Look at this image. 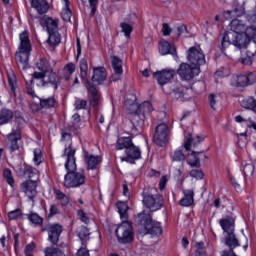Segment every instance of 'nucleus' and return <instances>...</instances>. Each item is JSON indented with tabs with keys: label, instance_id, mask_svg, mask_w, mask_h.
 <instances>
[{
	"label": "nucleus",
	"instance_id": "1",
	"mask_svg": "<svg viewBox=\"0 0 256 256\" xmlns=\"http://www.w3.org/2000/svg\"><path fill=\"white\" fill-rule=\"evenodd\" d=\"M61 141L65 142V149L62 157H66L65 169L67 174L64 177V187L66 189H75L85 185L87 177L83 172L77 171V160L75 159V149L72 146L71 134L62 132Z\"/></svg>",
	"mask_w": 256,
	"mask_h": 256
},
{
	"label": "nucleus",
	"instance_id": "2",
	"mask_svg": "<svg viewBox=\"0 0 256 256\" xmlns=\"http://www.w3.org/2000/svg\"><path fill=\"white\" fill-rule=\"evenodd\" d=\"M137 224L140 235H152V237L163 235V226L160 222H153L149 213L141 212L138 214Z\"/></svg>",
	"mask_w": 256,
	"mask_h": 256
},
{
	"label": "nucleus",
	"instance_id": "3",
	"mask_svg": "<svg viewBox=\"0 0 256 256\" xmlns=\"http://www.w3.org/2000/svg\"><path fill=\"white\" fill-rule=\"evenodd\" d=\"M37 68L40 72H34L33 77L38 81V85L45 87V85H52L54 89H57V83H59V77L57 73L49 69V64L45 60H40L37 63Z\"/></svg>",
	"mask_w": 256,
	"mask_h": 256
},
{
	"label": "nucleus",
	"instance_id": "4",
	"mask_svg": "<svg viewBox=\"0 0 256 256\" xmlns=\"http://www.w3.org/2000/svg\"><path fill=\"white\" fill-rule=\"evenodd\" d=\"M20 45L16 52V61L20 69H27L29 67V57L31 55V40L29 39V33L27 31L22 32L19 35Z\"/></svg>",
	"mask_w": 256,
	"mask_h": 256
},
{
	"label": "nucleus",
	"instance_id": "5",
	"mask_svg": "<svg viewBox=\"0 0 256 256\" xmlns=\"http://www.w3.org/2000/svg\"><path fill=\"white\" fill-rule=\"evenodd\" d=\"M118 243L127 245L133 241V224L131 222L123 221L115 230Z\"/></svg>",
	"mask_w": 256,
	"mask_h": 256
},
{
	"label": "nucleus",
	"instance_id": "6",
	"mask_svg": "<svg viewBox=\"0 0 256 256\" xmlns=\"http://www.w3.org/2000/svg\"><path fill=\"white\" fill-rule=\"evenodd\" d=\"M127 105H130L132 109H137L136 112L131 116V121L133 125H135L137 122H139V119H141L139 113H143V115H145V113H151L153 111V105H151V102H144L137 106V104H135L133 100L131 102L129 100H126L125 106L127 107Z\"/></svg>",
	"mask_w": 256,
	"mask_h": 256
},
{
	"label": "nucleus",
	"instance_id": "7",
	"mask_svg": "<svg viewBox=\"0 0 256 256\" xmlns=\"http://www.w3.org/2000/svg\"><path fill=\"white\" fill-rule=\"evenodd\" d=\"M187 59L194 67H201V65H205V54L200 47L189 48L187 51Z\"/></svg>",
	"mask_w": 256,
	"mask_h": 256
},
{
	"label": "nucleus",
	"instance_id": "8",
	"mask_svg": "<svg viewBox=\"0 0 256 256\" xmlns=\"http://www.w3.org/2000/svg\"><path fill=\"white\" fill-rule=\"evenodd\" d=\"M177 73L181 79H184L185 81H191V79L197 77V75L201 73V70L197 66H191L187 63H182L180 64Z\"/></svg>",
	"mask_w": 256,
	"mask_h": 256
},
{
	"label": "nucleus",
	"instance_id": "9",
	"mask_svg": "<svg viewBox=\"0 0 256 256\" xmlns=\"http://www.w3.org/2000/svg\"><path fill=\"white\" fill-rule=\"evenodd\" d=\"M154 142L159 147H163L169 143V126L167 124L162 123L156 127Z\"/></svg>",
	"mask_w": 256,
	"mask_h": 256
},
{
	"label": "nucleus",
	"instance_id": "10",
	"mask_svg": "<svg viewBox=\"0 0 256 256\" xmlns=\"http://www.w3.org/2000/svg\"><path fill=\"white\" fill-rule=\"evenodd\" d=\"M143 204L150 211H159L163 207V196L160 194H147L143 197Z\"/></svg>",
	"mask_w": 256,
	"mask_h": 256
},
{
	"label": "nucleus",
	"instance_id": "11",
	"mask_svg": "<svg viewBox=\"0 0 256 256\" xmlns=\"http://www.w3.org/2000/svg\"><path fill=\"white\" fill-rule=\"evenodd\" d=\"M175 73V69L166 68L155 72L153 75L154 78L157 80L158 85H160V87H163V85H167L170 81H173Z\"/></svg>",
	"mask_w": 256,
	"mask_h": 256
},
{
	"label": "nucleus",
	"instance_id": "12",
	"mask_svg": "<svg viewBox=\"0 0 256 256\" xmlns=\"http://www.w3.org/2000/svg\"><path fill=\"white\" fill-rule=\"evenodd\" d=\"M20 189L29 201H35V197H37V181L26 180L20 185Z\"/></svg>",
	"mask_w": 256,
	"mask_h": 256
},
{
	"label": "nucleus",
	"instance_id": "13",
	"mask_svg": "<svg viewBox=\"0 0 256 256\" xmlns=\"http://www.w3.org/2000/svg\"><path fill=\"white\" fill-rule=\"evenodd\" d=\"M48 233V240L52 245H57L59 243V237L63 233V227L59 224H48L45 228Z\"/></svg>",
	"mask_w": 256,
	"mask_h": 256
},
{
	"label": "nucleus",
	"instance_id": "14",
	"mask_svg": "<svg viewBox=\"0 0 256 256\" xmlns=\"http://www.w3.org/2000/svg\"><path fill=\"white\" fill-rule=\"evenodd\" d=\"M91 81L93 85H103L107 81V70L105 67H93Z\"/></svg>",
	"mask_w": 256,
	"mask_h": 256
},
{
	"label": "nucleus",
	"instance_id": "15",
	"mask_svg": "<svg viewBox=\"0 0 256 256\" xmlns=\"http://www.w3.org/2000/svg\"><path fill=\"white\" fill-rule=\"evenodd\" d=\"M19 141H21V130H12V132L7 135L6 143L10 153L18 151Z\"/></svg>",
	"mask_w": 256,
	"mask_h": 256
},
{
	"label": "nucleus",
	"instance_id": "16",
	"mask_svg": "<svg viewBox=\"0 0 256 256\" xmlns=\"http://www.w3.org/2000/svg\"><path fill=\"white\" fill-rule=\"evenodd\" d=\"M121 161H126V163H135L137 159H141V149L134 144L126 149V157H120Z\"/></svg>",
	"mask_w": 256,
	"mask_h": 256
},
{
	"label": "nucleus",
	"instance_id": "17",
	"mask_svg": "<svg viewBox=\"0 0 256 256\" xmlns=\"http://www.w3.org/2000/svg\"><path fill=\"white\" fill-rule=\"evenodd\" d=\"M251 41L245 33H233L232 34V45L237 49H247Z\"/></svg>",
	"mask_w": 256,
	"mask_h": 256
},
{
	"label": "nucleus",
	"instance_id": "18",
	"mask_svg": "<svg viewBox=\"0 0 256 256\" xmlns=\"http://www.w3.org/2000/svg\"><path fill=\"white\" fill-rule=\"evenodd\" d=\"M182 193L184 196L179 201V205H181V207H191V205L195 203V191H193V189H183Z\"/></svg>",
	"mask_w": 256,
	"mask_h": 256
},
{
	"label": "nucleus",
	"instance_id": "19",
	"mask_svg": "<svg viewBox=\"0 0 256 256\" xmlns=\"http://www.w3.org/2000/svg\"><path fill=\"white\" fill-rule=\"evenodd\" d=\"M32 9L37 11L38 15H45L49 11V2L47 0H29Z\"/></svg>",
	"mask_w": 256,
	"mask_h": 256
},
{
	"label": "nucleus",
	"instance_id": "20",
	"mask_svg": "<svg viewBox=\"0 0 256 256\" xmlns=\"http://www.w3.org/2000/svg\"><path fill=\"white\" fill-rule=\"evenodd\" d=\"M86 87H87L89 95H90L91 107H97V105H99V101H101V96L99 95L97 88L95 86L91 85V83L86 84Z\"/></svg>",
	"mask_w": 256,
	"mask_h": 256
},
{
	"label": "nucleus",
	"instance_id": "21",
	"mask_svg": "<svg viewBox=\"0 0 256 256\" xmlns=\"http://www.w3.org/2000/svg\"><path fill=\"white\" fill-rule=\"evenodd\" d=\"M159 53L161 55H177V50L175 49V46L171 45L169 42L162 40L159 43Z\"/></svg>",
	"mask_w": 256,
	"mask_h": 256
},
{
	"label": "nucleus",
	"instance_id": "22",
	"mask_svg": "<svg viewBox=\"0 0 256 256\" xmlns=\"http://www.w3.org/2000/svg\"><path fill=\"white\" fill-rule=\"evenodd\" d=\"M84 161L87 165V169H95L99 163H101V158L93 156L88 152H84Z\"/></svg>",
	"mask_w": 256,
	"mask_h": 256
},
{
	"label": "nucleus",
	"instance_id": "23",
	"mask_svg": "<svg viewBox=\"0 0 256 256\" xmlns=\"http://www.w3.org/2000/svg\"><path fill=\"white\" fill-rule=\"evenodd\" d=\"M42 25L46 28L48 33H55L59 27V20L53 18H45L42 21Z\"/></svg>",
	"mask_w": 256,
	"mask_h": 256
},
{
	"label": "nucleus",
	"instance_id": "24",
	"mask_svg": "<svg viewBox=\"0 0 256 256\" xmlns=\"http://www.w3.org/2000/svg\"><path fill=\"white\" fill-rule=\"evenodd\" d=\"M62 5L63 7L61 12V18L63 19V21L69 23V21H71V17L73 16V12L71 11V8H69L71 3L69 2V0H62Z\"/></svg>",
	"mask_w": 256,
	"mask_h": 256
},
{
	"label": "nucleus",
	"instance_id": "25",
	"mask_svg": "<svg viewBox=\"0 0 256 256\" xmlns=\"http://www.w3.org/2000/svg\"><path fill=\"white\" fill-rule=\"evenodd\" d=\"M76 235L79 237L82 246L85 247V243L89 241V235H91V232H89V229L85 226H80L76 230Z\"/></svg>",
	"mask_w": 256,
	"mask_h": 256
},
{
	"label": "nucleus",
	"instance_id": "26",
	"mask_svg": "<svg viewBox=\"0 0 256 256\" xmlns=\"http://www.w3.org/2000/svg\"><path fill=\"white\" fill-rule=\"evenodd\" d=\"M220 226L227 235L235 231V221L233 219L226 218L220 220Z\"/></svg>",
	"mask_w": 256,
	"mask_h": 256
},
{
	"label": "nucleus",
	"instance_id": "27",
	"mask_svg": "<svg viewBox=\"0 0 256 256\" xmlns=\"http://www.w3.org/2000/svg\"><path fill=\"white\" fill-rule=\"evenodd\" d=\"M230 85L232 87H245L247 86V76L246 75H234L230 80Z\"/></svg>",
	"mask_w": 256,
	"mask_h": 256
},
{
	"label": "nucleus",
	"instance_id": "28",
	"mask_svg": "<svg viewBox=\"0 0 256 256\" xmlns=\"http://www.w3.org/2000/svg\"><path fill=\"white\" fill-rule=\"evenodd\" d=\"M133 145V141L131 140L130 137H121L118 138L117 143H116V150L121 151L123 149H129Z\"/></svg>",
	"mask_w": 256,
	"mask_h": 256
},
{
	"label": "nucleus",
	"instance_id": "29",
	"mask_svg": "<svg viewBox=\"0 0 256 256\" xmlns=\"http://www.w3.org/2000/svg\"><path fill=\"white\" fill-rule=\"evenodd\" d=\"M241 106L244 107V109H249L250 111H253V113H256V99L253 96H248L244 98L241 101Z\"/></svg>",
	"mask_w": 256,
	"mask_h": 256
},
{
	"label": "nucleus",
	"instance_id": "30",
	"mask_svg": "<svg viewBox=\"0 0 256 256\" xmlns=\"http://www.w3.org/2000/svg\"><path fill=\"white\" fill-rule=\"evenodd\" d=\"M13 112L7 108L0 110V125H5L13 119Z\"/></svg>",
	"mask_w": 256,
	"mask_h": 256
},
{
	"label": "nucleus",
	"instance_id": "31",
	"mask_svg": "<svg viewBox=\"0 0 256 256\" xmlns=\"http://www.w3.org/2000/svg\"><path fill=\"white\" fill-rule=\"evenodd\" d=\"M230 29L233 31L232 33H245L244 31L247 27H245V24L241 20L235 19L230 22Z\"/></svg>",
	"mask_w": 256,
	"mask_h": 256
},
{
	"label": "nucleus",
	"instance_id": "32",
	"mask_svg": "<svg viewBox=\"0 0 256 256\" xmlns=\"http://www.w3.org/2000/svg\"><path fill=\"white\" fill-rule=\"evenodd\" d=\"M88 71H89V66L87 64V60L85 59L80 60V75L85 85H88V83H90L89 80H87Z\"/></svg>",
	"mask_w": 256,
	"mask_h": 256
},
{
	"label": "nucleus",
	"instance_id": "33",
	"mask_svg": "<svg viewBox=\"0 0 256 256\" xmlns=\"http://www.w3.org/2000/svg\"><path fill=\"white\" fill-rule=\"evenodd\" d=\"M225 244L230 249H235V247H239V240L237 239V237H235L234 232H230L229 234L226 235Z\"/></svg>",
	"mask_w": 256,
	"mask_h": 256
},
{
	"label": "nucleus",
	"instance_id": "34",
	"mask_svg": "<svg viewBox=\"0 0 256 256\" xmlns=\"http://www.w3.org/2000/svg\"><path fill=\"white\" fill-rule=\"evenodd\" d=\"M116 207L118 209L120 219H122V221L127 220V211H129V206L127 205V202H118L116 204Z\"/></svg>",
	"mask_w": 256,
	"mask_h": 256
},
{
	"label": "nucleus",
	"instance_id": "35",
	"mask_svg": "<svg viewBox=\"0 0 256 256\" xmlns=\"http://www.w3.org/2000/svg\"><path fill=\"white\" fill-rule=\"evenodd\" d=\"M47 43L48 45H50V47L55 48L61 43V36L59 35V33L50 32Z\"/></svg>",
	"mask_w": 256,
	"mask_h": 256
},
{
	"label": "nucleus",
	"instance_id": "36",
	"mask_svg": "<svg viewBox=\"0 0 256 256\" xmlns=\"http://www.w3.org/2000/svg\"><path fill=\"white\" fill-rule=\"evenodd\" d=\"M191 92H192L191 89L184 88V87L178 88L173 91L177 99H181V97H183L184 101H189V97L187 95H189V93Z\"/></svg>",
	"mask_w": 256,
	"mask_h": 256
},
{
	"label": "nucleus",
	"instance_id": "37",
	"mask_svg": "<svg viewBox=\"0 0 256 256\" xmlns=\"http://www.w3.org/2000/svg\"><path fill=\"white\" fill-rule=\"evenodd\" d=\"M112 68L114 73H123V61L117 56L112 57Z\"/></svg>",
	"mask_w": 256,
	"mask_h": 256
},
{
	"label": "nucleus",
	"instance_id": "38",
	"mask_svg": "<svg viewBox=\"0 0 256 256\" xmlns=\"http://www.w3.org/2000/svg\"><path fill=\"white\" fill-rule=\"evenodd\" d=\"M194 256H209V253H207V249L205 248V243L197 242L195 244Z\"/></svg>",
	"mask_w": 256,
	"mask_h": 256
},
{
	"label": "nucleus",
	"instance_id": "39",
	"mask_svg": "<svg viewBox=\"0 0 256 256\" xmlns=\"http://www.w3.org/2000/svg\"><path fill=\"white\" fill-rule=\"evenodd\" d=\"M8 77V83L9 87L15 95V89H17V76H15V73L13 71L8 72L7 74Z\"/></svg>",
	"mask_w": 256,
	"mask_h": 256
},
{
	"label": "nucleus",
	"instance_id": "40",
	"mask_svg": "<svg viewBox=\"0 0 256 256\" xmlns=\"http://www.w3.org/2000/svg\"><path fill=\"white\" fill-rule=\"evenodd\" d=\"M45 256H65V253L61 251L59 248L55 247H47L44 249Z\"/></svg>",
	"mask_w": 256,
	"mask_h": 256
},
{
	"label": "nucleus",
	"instance_id": "41",
	"mask_svg": "<svg viewBox=\"0 0 256 256\" xmlns=\"http://www.w3.org/2000/svg\"><path fill=\"white\" fill-rule=\"evenodd\" d=\"M74 73H75V65L72 62L66 64V66L64 67L65 81H69V79H71V75H73Z\"/></svg>",
	"mask_w": 256,
	"mask_h": 256
},
{
	"label": "nucleus",
	"instance_id": "42",
	"mask_svg": "<svg viewBox=\"0 0 256 256\" xmlns=\"http://www.w3.org/2000/svg\"><path fill=\"white\" fill-rule=\"evenodd\" d=\"M39 101L41 107H43L44 109H51V107H55V103H57L54 97H49L46 99L40 98Z\"/></svg>",
	"mask_w": 256,
	"mask_h": 256
},
{
	"label": "nucleus",
	"instance_id": "43",
	"mask_svg": "<svg viewBox=\"0 0 256 256\" xmlns=\"http://www.w3.org/2000/svg\"><path fill=\"white\" fill-rule=\"evenodd\" d=\"M220 95L219 93H211L208 96V103L211 107V109H217V104L219 103V99H220Z\"/></svg>",
	"mask_w": 256,
	"mask_h": 256
},
{
	"label": "nucleus",
	"instance_id": "44",
	"mask_svg": "<svg viewBox=\"0 0 256 256\" xmlns=\"http://www.w3.org/2000/svg\"><path fill=\"white\" fill-rule=\"evenodd\" d=\"M244 34L249 39V41L252 39L254 43H256V25L246 27Z\"/></svg>",
	"mask_w": 256,
	"mask_h": 256
},
{
	"label": "nucleus",
	"instance_id": "45",
	"mask_svg": "<svg viewBox=\"0 0 256 256\" xmlns=\"http://www.w3.org/2000/svg\"><path fill=\"white\" fill-rule=\"evenodd\" d=\"M190 157L191 158L188 164H190L191 167H201V160H199V152H192Z\"/></svg>",
	"mask_w": 256,
	"mask_h": 256
},
{
	"label": "nucleus",
	"instance_id": "46",
	"mask_svg": "<svg viewBox=\"0 0 256 256\" xmlns=\"http://www.w3.org/2000/svg\"><path fill=\"white\" fill-rule=\"evenodd\" d=\"M120 27L122 29V33L125 35V38L129 39V37H131V33H133V25L123 22L120 24Z\"/></svg>",
	"mask_w": 256,
	"mask_h": 256
},
{
	"label": "nucleus",
	"instance_id": "47",
	"mask_svg": "<svg viewBox=\"0 0 256 256\" xmlns=\"http://www.w3.org/2000/svg\"><path fill=\"white\" fill-rule=\"evenodd\" d=\"M231 41L233 42V33H225L221 41L222 49L229 47V45H231Z\"/></svg>",
	"mask_w": 256,
	"mask_h": 256
},
{
	"label": "nucleus",
	"instance_id": "48",
	"mask_svg": "<svg viewBox=\"0 0 256 256\" xmlns=\"http://www.w3.org/2000/svg\"><path fill=\"white\" fill-rule=\"evenodd\" d=\"M3 177L4 179H6L8 185H10V187H13L15 180L13 179V173L9 169H4Z\"/></svg>",
	"mask_w": 256,
	"mask_h": 256
},
{
	"label": "nucleus",
	"instance_id": "49",
	"mask_svg": "<svg viewBox=\"0 0 256 256\" xmlns=\"http://www.w3.org/2000/svg\"><path fill=\"white\" fill-rule=\"evenodd\" d=\"M27 217L28 221L34 225H41L43 223V218L35 213L29 214Z\"/></svg>",
	"mask_w": 256,
	"mask_h": 256
},
{
	"label": "nucleus",
	"instance_id": "50",
	"mask_svg": "<svg viewBox=\"0 0 256 256\" xmlns=\"http://www.w3.org/2000/svg\"><path fill=\"white\" fill-rule=\"evenodd\" d=\"M21 217H23V212L21 211V209H16L8 213V218L10 219V221L21 219Z\"/></svg>",
	"mask_w": 256,
	"mask_h": 256
},
{
	"label": "nucleus",
	"instance_id": "51",
	"mask_svg": "<svg viewBox=\"0 0 256 256\" xmlns=\"http://www.w3.org/2000/svg\"><path fill=\"white\" fill-rule=\"evenodd\" d=\"M243 171H244V175H246V177H252L253 173H255V165H253L252 163H247L243 167Z\"/></svg>",
	"mask_w": 256,
	"mask_h": 256
},
{
	"label": "nucleus",
	"instance_id": "52",
	"mask_svg": "<svg viewBox=\"0 0 256 256\" xmlns=\"http://www.w3.org/2000/svg\"><path fill=\"white\" fill-rule=\"evenodd\" d=\"M33 155H34L33 161H34L35 165H41V163L43 162V156L41 154V150L34 149Z\"/></svg>",
	"mask_w": 256,
	"mask_h": 256
},
{
	"label": "nucleus",
	"instance_id": "53",
	"mask_svg": "<svg viewBox=\"0 0 256 256\" xmlns=\"http://www.w3.org/2000/svg\"><path fill=\"white\" fill-rule=\"evenodd\" d=\"M171 157L172 161H185V154H183V150L181 149L174 151Z\"/></svg>",
	"mask_w": 256,
	"mask_h": 256
},
{
	"label": "nucleus",
	"instance_id": "54",
	"mask_svg": "<svg viewBox=\"0 0 256 256\" xmlns=\"http://www.w3.org/2000/svg\"><path fill=\"white\" fill-rule=\"evenodd\" d=\"M185 139L186 141L184 142V149L191 151V144L197 143V141H195V138H192L191 134H186Z\"/></svg>",
	"mask_w": 256,
	"mask_h": 256
},
{
	"label": "nucleus",
	"instance_id": "55",
	"mask_svg": "<svg viewBox=\"0 0 256 256\" xmlns=\"http://www.w3.org/2000/svg\"><path fill=\"white\" fill-rule=\"evenodd\" d=\"M189 175L190 177H193V179H203V177H205L203 171L197 169L191 170Z\"/></svg>",
	"mask_w": 256,
	"mask_h": 256
},
{
	"label": "nucleus",
	"instance_id": "56",
	"mask_svg": "<svg viewBox=\"0 0 256 256\" xmlns=\"http://www.w3.org/2000/svg\"><path fill=\"white\" fill-rule=\"evenodd\" d=\"M99 3V0H89V7L91 9L90 15L93 17L95 13H97V5Z\"/></svg>",
	"mask_w": 256,
	"mask_h": 256
},
{
	"label": "nucleus",
	"instance_id": "57",
	"mask_svg": "<svg viewBox=\"0 0 256 256\" xmlns=\"http://www.w3.org/2000/svg\"><path fill=\"white\" fill-rule=\"evenodd\" d=\"M247 85H254L256 83V72H250L246 75Z\"/></svg>",
	"mask_w": 256,
	"mask_h": 256
},
{
	"label": "nucleus",
	"instance_id": "58",
	"mask_svg": "<svg viewBox=\"0 0 256 256\" xmlns=\"http://www.w3.org/2000/svg\"><path fill=\"white\" fill-rule=\"evenodd\" d=\"M78 217L82 223H85L86 225L89 224V217H87V214H85V211L78 210Z\"/></svg>",
	"mask_w": 256,
	"mask_h": 256
},
{
	"label": "nucleus",
	"instance_id": "59",
	"mask_svg": "<svg viewBox=\"0 0 256 256\" xmlns=\"http://www.w3.org/2000/svg\"><path fill=\"white\" fill-rule=\"evenodd\" d=\"M169 181V178L167 176H162L159 182V189L160 191H163L165 187L167 186V182Z\"/></svg>",
	"mask_w": 256,
	"mask_h": 256
},
{
	"label": "nucleus",
	"instance_id": "60",
	"mask_svg": "<svg viewBox=\"0 0 256 256\" xmlns=\"http://www.w3.org/2000/svg\"><path fill=\"white\" fill-rule=\"evenodd\" d=\"M76 109H85L87 107V101L78 99L75 101Z\"/></svg>",
	"mask_w": 256,
	"mask_h": 256
},
{
	"label": "nucleus",
	"instance_id": "61",
	"mask_svg": "<svg viewBox=\"0 0 256 256\" xmlns=\"http://www.w3.org/2000/svg\"><path fill=\"white\" fill-rule=\"evenodd\" d=\"M240 62L242 63V65H252L253 58H251V56H245L240 58Z\"/></svg>",
	"mask_w": 256,
	"mask_h": 256
},
{
	"label": "nucleus",
	"instance_id": "62",
	"mask_svg": "<svg viewBox=\"0 0 256 256\" xmlns=\"http://www.w3.org/2000/svg\"><path fill=\"white\" fill-rule=\"evenodd\" d=\"M171 27H169V24L164 23L162 28V33L165 37L171 35Z\"/></svg>",
	"mask_w": 256,
	"mask_h": 256
},
{
	"label": "nucleus",
	"instance_id": "63",
	"mask_svg": "<svg viewBox=\"0 0 256 256\" xmlns=\"http://www.w3.org/2000/svg\"><path fill=\"white\" fill-rule=\"evenodd\" d=\"M241 13H243V10H241V12H239V10L236 9V10H228V11H226L225 15H231L232 17H235V15H236V17H239V15H241Z\"/></svg>",
	"mask_w": 256,
	"mask_h": 256
},
{
	"label": "nucleus",
	"instance_id": "64",
	"mask_svg": "<svg viewBox=\"0 0 256 256\" xmlns=\"http://www.w3.org/2000/svg\"><path fill=\"white\" fill-rule=\"evenodd\" d=\"M0 243H1L3 249H7V247H9V240L5 236H2L0 238Z\"/></svg>",
	"mask_w": 256,
	"mask_h": 256
}]
</instances>
